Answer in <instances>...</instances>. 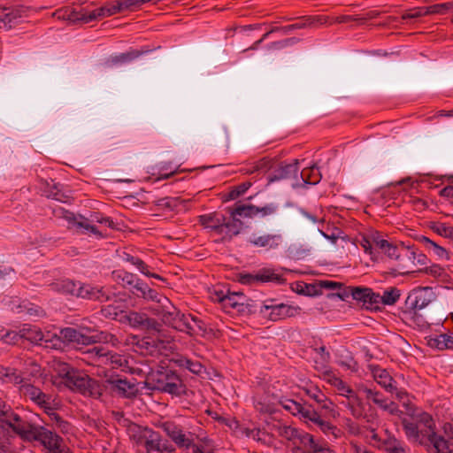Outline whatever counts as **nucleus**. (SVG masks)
<instances>
[{
	"instance_id": "nucleus-42",
	"label": "nucleus",
	"mask_w": 453,
	"mask_h": 453,
	"mask_svg": "<svg viewBox=\"0 0 453 453\" xmlns=\"http://www.w3.org/2000/svg\"><path fill=\"white\" fill-rule=\"evenodd\" d=\"M257 206L253 204H243L236 203L234 208H229L230 216H240L243 218L256 217Z\"/></svg>"
},
{
	"instance_id": "nucleus-21",
	"label": "nucleus",
	"mask_w": 453,
	"mask_h": 453,
	"mask_svg": "<svg viewBox=\"0 0 453 453\" xmlns=\"http://www.w3.org/2000/svg\"><path fill=\"white\" fill-rule=\"evenodd\" d=\"M359 390L365 394L367 399L372 400L373 403L388 413L397 416L402 413L397 404L394 402H388L380 392L369 388L364 385L359 387Z\"/></svg>"
},
{
	"instance_id": "nucleus-20",
	"label": "nucleus",
	"mask_w": 453,
	"mask_h": 453,
	"mask_svg": "<svg viewBox=\"0 0 453 453\" xmlns=\"http://www.w3.org/2000/svg\"><path fill=\"white\" fill-rule=\"evenodd\" d=\"M330 353L324 345H319L318 342L313 339V361L315 365L313 368L319 372V376L323 379L333 373L330 370Z\"/></svg>"
},
{
	"instance_id": "nucleus-41",
	"label": "nucleus",
	"mask_w": 453,
	"mask_h": 453,
	"mask_svg": "<svg viewBox=\"0 0 453 453\" xmlns=\"http://www.w3.org/2000/svg\"><path fill=\"white\" fill-rule=\"evenodd\" d=\"M52 368L56 375L61 380L60 383L63 384L66 383V380L73 375V372L76 370L69 364L61 361H54Z\"/></svg>"
},
{
	"instance_id": "nucleus-62",
	"label": "nucleus",
	"mask_w": 453,
	"mask_h": 453,
	"mask_svg": "<svg viewBox=\"0 0 453 453\" xmlns=\"http://www.w3.org/2000/svg\"><path fill=\"white\" fill-rule=\"evenodd\" d=\"M426 15L429 14H437V13H445L449 9L448 4H436L430 6H425Z\"/></svg>"
},
{
	"instance_id": "nucleus-57",
	"label": "nucleus",
	"mask_w": 453,
	"mask_h": 453,
	"mask_svg": "<svg viewBox=\"0 0 453 453\" xmlns=\"http://www.w3.org/2000/svg\"><path fill=\"white\" fill-rule=\"evenodd\" d=\"M403 248L399 249L395 245L388 242V246L383 249V252L387 254L389 258L399 259L401 257H404Z\"/></svg>"
},
{
	"instance_id": "nucleus-14",
	"label": "nucleus",
	"mask_w": 453,
	"mask_h": 453,
	"mask_svg": "<svg viewBox=\"0 0 453 453\" xmlns=\"http://www.w3.org/2000/svg\"><path fill=\"white\" fill-rule=\"evenodd\" d=\"M435 299V295L432 288H418L413 289L406 299V306L408 309L413 310L414 314L426 308Z\"/></svg>"
},
{
	"instance_id": "nucleus-61",
	"label": "nucleus",
	"mask_w": 453,
	"mask_h": 453,
	"mask_svg": "<svg viewBox=\"0 0 453 453\" xmlns=\"http://www.w3.org/2000/svg\"><path fill=\"white\" fill-rule=\"evenodd\" d=\"M50 417L51 420H53L56 423L57 427L60 429L62 433H68L70 424L67 421L64 420L59 414L53 412L50 414Z\"/></svg>"
},
{
	"instance_id": "nucleus-22",
	"label": "nucleus",
	"mask_w": 453,
	"mask_h": 453,
	"mask_svg": "<svg viewBox=\"0 0 453 453\" xmlns=\"http://www.w3.org/2000/svg\"><path fill=\"white\" fill-rule=\"evenodd\" d=\"M341 230L337 227H330L322 224V227L318 226L317 230L313 229V242L321 249L325 248L327 243L333 246L340 237Z\"/></svg>"
},
{
	"instance_id": "nucleus-50",
	"label": "nucleus",
	"mask_w": 453,
	"mask_h": 453,
	"mask_svg": "<svg viewBox=\"0 0 453 453\" xmlns=\"http://www.w3.org/2000/svg\"><path fill=\"white\" fill-rule=\"evenodd\" d=\"M79 336L80 330H77L73 327H65L60 330L59 336L57 339V341L58 342L59 346L61 341L65 342H72L77 344Z\"/></svg>"
},
{
	"instance_id": "nucleus-44",
	"label": "nucleus",
	"mask_w": 453,
	"mask_h": 453,
	"mask_svg": "<svg viewBox=\"0 0 453 453\" xmlns=\"http://www.w3.org/2000/svg\"><path fill=\"white\" fill-rule=\"evenodd\" d=\"M324 380L334 386L338 390L339 394L346 398L354 392L349 386H348L342 380L336 377L334 373L329 374L324 378Z\"/></svg>"
},
{
	"instance_id": "nucleus-9",
	"label": "nucleus",
	"mask_w": 453,
	"mask_h": 453,
	"mask_svg": "<svg viewBox=\"0 0 453 453\" xmlns=\"http://www.w3.org/2000/svg\"><path fill=\"white\" fill-rule=\"evenodd\" d=\"M40 441L50 453H67L68 449L64 445L63 439L56 433L36 426L28 441Z\"/></svg>"
},
{
	"instance_id": "nucleus-35",
	"label": "nucleus",
	"mask_w": 453,
	"mask_h": 453,
	"mask_svg": "<svg viewBox=\"0 0 453 453\" xmlns=\"http://www.w3.org/2000/svg\"><path fill=\"white\" fill-rule=\"evenodd\" d=\"M100 311L104 318L118 320L127 313L123 311V304L119 297L117 303L111 302L109 304L103 305Z\"/></svg>"
},
{
	"instance_id": "nucleus-48",
	"label": "nucleus",
	"mask_w": 453,
	"mask_h": 453,
	"mask_svg": "<svg viewBox=\"0 0 453 453\" xmlns=\"http://www.w3.org/2000/svg\"><path fill=\"white\" fill-rule=\"evenodd\" d=\"M404 257L411 262L413 265L426 266L428 263L427 257L423 253H418L410 248L403 249Z\"/></svg>"
},
{
	"instance_id": "nucleus-13",
	"label": "nucleus",
	"mask_w": 453,
	"mask_h": 453,
	"mask_svg": "<svg viewBox=\"0 0 453 453\" xmlns=\"http://www.w3.org/2000/svg\"><path fill=\"white\" fill-rule=\"evenodd\" d=\"M150 311L156 316H160L162 321L173 328L182 332L187 314L181 313L171 303L170 307H150Z\"/></svg>"
},
{
	"instance_id": "nucleus-51",
	"label": "nucleus",
	"mask_w": 453,
	"mask_h": 453,
	"mask_svg": "<svg viewBox=\"0 0 453 453\" xmlns=\"http://www.w3.org/2000/svg\"><path fill=\"white\" fill-rule=\"evenodd\" d=\"M400 298V290L396 288H389L383 291V294L380 295L379 304L383 303L386 305H393Z\"/></svg>"
},
{
	"instance_id": "nucleus-19",
	"label": "nucleus",
	"mask_w": 453,
	"mask_h": 453,
	"mask_svg": "<svg viewBox=\"0 0 453 453\" xmlns=\"http://www.w3.org/2000/svg\"><path fill=\"white\" fill-rule=\"evenodd\" d=\"M270 303H265L260 307V312L264 313L272 321H277L290 318L295 315L296 309L285 303H274V300H270Z\"/></svg>"
},
{
	"instance_id": "nucleus-12",
	"label": "nucleus",
	"mask_w": 453,
	"mask_h": 453,
	"mask_svg": "<svg viewBox=\"0 0 453 453\" xmlns=\"http://www.w3.org/2000/svg\"><path fill=\"white\" fill-rule=\"evenodd\" d=\"M370 438L371 443H372L373 446L388 453H411L410 448L403 441L387 433L380 435L376 433L374 429H372Z\"/></svg>"
},
{
	"instance_id": "nucleus-1",
	"label": "nucleus",
	"mask_w": 453,
	"mask_h": 453,
	"mask_svg": "<svg viewBox=\"0 0 453 453\" xmlns=\"http://www.w3.org/2000/svg\"><path fill=\"white\" fill-rule=\"evenodd\" d=\"M145 384L150 389L178 396L185 395L187 389L180 376L173 370L164 366L151 369L146 375Z\"/></svg>"
},
{
	"instance_id": "nucleus-64",
	"label": "nucleus",
	"mask_w": 453,
	"mask_h": 453,
	"mask_svg": "<svg viewBox=\"0 0 453 453\" xmlns=\"http://www.w3.org/2000/svg\"><path fill=\"white\" fill-rule=\"evenodd\" d=\"M293 290L298 294H303L306 296H311V285L304 283L303 281H296L292 287Z\"/></svg>"
},
{
	"instance_id": "nucleus-32",
	"label": "nucleus",
	"mask_w": 453,
	"mask_h": 453,
	"mask_svg": "<svg viewBox=\"0 0 453 453\" xmlns=\"http://www.w3.org/2000/svg\"><path fill=\"white\" fill-rule=\"evenodd\" d=\"M298 171L297 161L293 164H281L274 172L269 175L268 180L270 182L287 179L295 175Z\"/></svg>"
},
{
	"instance_id": "nucleus-43",
	"label": "nucleus",
	"mask_w": 453,
	"mask_h": 453,
	"mask_svg": "<svg viewBox=\"0 0 453 453\" xmlns=\"http://www.w3.org/2000/svg\"><path fill=\"white\" fill-rule=\"evenodd\" d=\"M184 203L180 197H164L155 202V206L158 211H175Z\"/></svg>"
},
{
	"instance_id": "nucleus-45",
	"label": "nucleus",
	"mask_w": 453,
	"mask_h": 453,
	"mask_svg": "<svg viewBox=\"0 0 453 453\" xmlns=\"http://www.w3.org/2000/svg\"><path fill=\"white\" fill-rule=\"evenodd\" d=\"M161 439V435L158 432L154 431L153 429L148 427L145 436L143 437V443L146 450L155 451L156 449H159V441Z\"/></svg>"
},
{
	"instance_id": "nucleus-5",
	"label": "nucleus",
	"mask_w": 453,
	"mask_h": 453,
	"mask_svg": "<svg viewBox=\"0 0 453 453\" xmlns=\"http://www.w3.org/2000/svg\"><path fill=\"white\" fill-rule=\"evenodd\" d=\"M73 391L98 399L103 395L104 386L88 374L75 370L65 384Z\"/></svg>"
},
{
	"instance_id": "nucleus-24",
	"label": "nucleus",
	"mask_w": 453,
	"mask_h": 453,
	"mask_svg": "<svg viewBox=\"0 0 453 453\" xmlns=\"http://www.w3.org/2000/svg\"><path fill=\"white\" fill-rule=\"evenodd\" d=\"M352 298L361 302L367 309H376L379 305L380 294L374 293L369 288L354 287Z\"/></svg>"
},
{
	"instance_id": "nucleus-10",
	"label": "nucleus",
	"mask_w": 453,
	"mask_h": 453,
	"mask_svg": "<svg viewBox=\"0 0 453 453\" xmlns=\"http://www.w3.org/2000/svg\"><path fill=\"white\" fill-rule=\"evenodd\" d=\"M104 383L105 387L108 388L113 395L119 397L133 399L139 392L134 382L120 375L111 374L105 376Z\"/></svg>"
},
{
	"instance_id": "nucleus-52",
	"label": "nucleus",
	"mask_w": 453,
	"mask_h": 453,
	"mask_svg": "<svg viewBox=\"0 0 453 453\" xmlns=\"http://www.w3.org/2000/svg\"><path fill=\"white\" fill-rule=\"evenodd\" d=\"M142 54L140 50H130L125 53H121L119 55L111 57V63L112 65L122 64L126 62H130L137 58H139Z\"/></svg>"
},
{
	"instance_id": "nucleus-38",
	"label": "nucleus",
	"mask_w": 453,
	"mask_h": 453,
	"mask_svg": "<svg viewBox=\"0 0 453 453\" xmlns=\"http://www.w3.org/2000/svg\"><path fill=\"white\" fill-rule=\"evenodd\" d=\"M428 345L439 350L453 349V336L448 334H441L429 338Z\"/></svg>"
},
{
	"instance_id": "nucleus-15",
	"label": "nucleus",
	"mask_w": 453,
	"mask_h": 453,
	"mask_svg": "<svg viewBox=\"0 0 453 453\" xmlns=\"http://www.w3.org/2000/svg\"><path fill=\"white\" fill-rule=\"evenodd\" d=\"M239 281L242 284L253 285L257 282H275L282 284L285 281L283 274L279 273L277 270L271 268H262L255 274L243 273L240 274Z\"/></svg>"
},
{
	"instance_id": "nucleus-25",
	"label": "nucleus",
	"mask_w": 453,
	"mask_h": 453,
	"mask_svg": "<svg viewBox=\"0 0 453 453\" xmlns=\"http://www.w3.org/2000/svg\"><path fill=\"white\" fill-rule=\"evenodd\" d=\"M182 332L194 335H205L207 334L206 324L197 317L191 314H187V319L185 320Z\"/></svg>"
},
{
	"instance_id": "nucleus-53",
	"label": "nucleus",
	"mask_w": 453,
	"mask_h": 453,
	"mask_svg": "<svg viewBox=\"0 0 453 453\" xmlns=\"http://www.w3.org/2000/svg\"><path fill=\"white\" fill-rule=\"evenodd\" d=\"M432 229L434 233L438 234L441 236L445 238H449L453 240V226L446 224V223H434L432 226Z\"/></svg>"
},
{
	"instance_id": "nucleus-58",
	"label": "nucleus",
	"mask_w": 453,
	"mask_h": 453,
	"mask_svg": "<svg viewBox=\"0 0 453 453\" xmlns=\"http://www.w3.org/2000/svg\"><path fill=\"white\" fill-rule=\"evenodd\" d=\"M251 186L250 182H242L240 185L234 187L231 189L227 195V198L230 200H234L238 198L240 196L243 195Z\"/></svg>"
},
{
	"instance_id": "nucleus-4",
	"label": "nucleus",
	"mask_w": 453,
	"mask_h": 453,
	"mask_svg": "<svg viewBox=\"0 0 453 453\" xmlns=\"http://www.w3.org/2000/svg\"><path fill=\"white\" fill-rule=\"evenodd\" d=\"M148 334L136 342V346L144 354L150 356L163 354L171 348L173 337L164 327L158 329V332L152 331Z\"/></svg>"
},
{
	"instance_id": "nucleus-27",
	"label": "nucleus",
	"mask_w": 453,
	"mask_h": 453,
	"mask_svg": "<svg viewBox=\"0 0 453 453\" xmlns=\"http://www.w3.org/2000/svg\"><path fill=\"white\" fill-rule=\"evenodd\" d=\"M292 443L293 453H311V434L298 431Z\"/></svg>"
},
{
	"instance_id": "nucleus-26",
	"label": "nucleus",
	"mask_w": 453,
	"mask_h": 453,
	"mask_svg": "<svg viewBox=\"0 0 453 453\" xmlns=\"http://www.w3.org/2000/svg\"><path fill=\"white\" fill-rule=\"evenodd\" d=\"M105 357L104 365H109L112 369L134 373V370L129 365L128 358L126 356L108 350Z\"/></svg>"
},
{
	"instance_id": "nucleus-60",
	"label": "nucleus",
	"mask_w": 453,
	"mask_h": 453,
	"mask_svg": "<svg viewBox=\"0 0 453 453\" xmlns=\"http://www.w3.org/2000/svg\"><path fill=\"white\" fill-rule=\"evenodd\" d=\"M361 246L363 247L365 253L369 254L371 256V258L372 260L378 259V251L374 250L373 249V243L372 242L371 237H365L361 241Z\"/></svg>"
},
{
	"instance_id": "nucleus-34",
	"label": "nucleus",
	"mask_w": 453,
	"mask_h": 453,
	"mask_svg": "<svg viewBox=\"0 0 453 453\" xmlns=\"http://www.w3.org/2000/svg\"><path fill=\"white\" fill-rule=\"evenodd\" d=\"M419 242L425 246V248L433 255L436 256L440 260H449V255L447 250L435 242L430 240L426 236H421Z\"/></svg>"
},
{
	"instance_id": "nucleus-49",
	"label": "nucleus",
	"mask_w": 453,
	"mask_h": 453,
	"mask_svg": "<svg viewBox=\"0 0 453 453\" xmlns=\"http://www.w3.org/2000/svg\"><path fill=\"white\" fill-rule=\"evenodd\" d=\"M148 426H142L137 424H132L129 426L127 431L130 439L136 444L142 445L143 437L145 436Z\"/></svg>"
},
{
	"instance_id": "nucleus-18",
	"label": "nucleus",
	"mask_w": 453,
	"mask_h": 453,
	"mask_svg": "<svg viewBox=\"0 0 453 453\" xmlns=\"http://www.w3.org/2000/svg\"><path fill=\"white\" fill-rule=\"evenodd\" d=\"M423 444L428 453H453V437L445 439L442 435L434 431V426Z\"/></svg>"
},
{
	"instance_id": "nucleus-2",
	"label": "nucleus",
	"mask_w": 453,
	"mask_h": 453,
	"mask_svg": "<svg viewBox=\"0 0 453 453\" xmlns=\"http://www.w3.org/2000/svg\"><path fill=\"white\" fill-rule=\"evenodd\" d=\"M402 426L410 441L423 446L429 434L428 431L434 426V422L430 414L421 411L412 418H403Z\"/></svg>"
},
{
	"instance_id": "nucleus-55",
	"label": "nucleus",
	"mask_w": 453,
	"mask_h": 453,
	"mask_svg": "<svg viewBox=\"0 0 453 453\" xmlns=\"http://www.w3.org/2000/svg\"><path fill=\"white\" fill-rule=\"evenodd\" d=\"M181 365L189 370L192 373L197 375H200L205 370L204 366L200 362L188 358L182 360Z\"/></svg>"
},
{
	"instance_id": "nucleus-31",
	"label": "nucleus",
	"mask_w": 453,
	"mask_h": 453,
	"mask_svg": "<svg viewBox=\"0 0 453 453\" xmlns=\"http://www.w3.org/2000/svg\"><path fill=\"white\" fill-rule=\"evenodd\" d=\"M372 375L376 382L388 392L393 393L395 390V381L387 370L376 367L372 370Z\"/></svg>"
},
{
	"instance_id": "nucleus-30",
	"label": "nucleus",
	"mask_w": 453,
	"mask_h": 453,
	"mask_svg": "<svg viewBox=\"0 0 453 453\" xmlns=\"http://www.w3.org/2000/svg\"><path fill=\"white\" fill-rule=\"evenodd\" d=\"M225 216L217 212L202 215L199 217V222L206 228L215 231L217 234H222V224Z\"/></svg>"
},
{
	"instance_id": "nucleus-3",
	"label": "nucleus",
	"mask_w": 453,
	"mask_h": 453,
	"mask_svg": "<svg viewBox=\"0 0 453 453\" xmlns=\"http://www.w3.org/2000/svg\"><path fill=\"white\" fill-rule=\"evenodd\" d=\"M110 16L109 8L106 3L100 8L93 11H88L81 6L77 9L65 7L63 9L57 10L53 13L54 18L59 20H66L69 24L88 23L92 20Z\"/></svg>"
},
{
	"instance_id": "nucleus-16",
	"label": "nucleus",
	"mask_w": 453,
	"mask_h": 453,
	"mask_svg": "<svg viewBox=\"0 0 453 453\" xmlns=\"http://www.w3.org/2000/svg\"><path fill=\"white\" fill-rule=\"evenodd\" d=\"M162 428L172 441L179 448L183 449L186 453H197L198 446L186 436L180 426L171 422H165L162 425Z\"/></svg>"
},
{
	"instance_id": "nucleus-63",
	"label": "nucleus",
	"mask_w": 453,
	"mask_h": 453,
	"mask_svg": "<svg viewBox=\"0 0 453 453\" xmlns=\"http://www.w3.org/2000/svg\"><path fill=\"white\" fill-rule=\"evenodd\" d=\"M6 378H8L10 382L19 387L25 385L28 380L27 379L21 377V375L17 372V370L13 368H12L11 372H9Z\"/></svg>"
},
{
	"instance_id": "nucleus-36",
	"label": "nucleus",
	"mask_w": 453,
	"mask_h": 453,
	"mask_svg": "<svg viewBox=\"0 0 453 453\" xmlns=\"http://www.w3.org/2000/svg\"><path fill=\"white\" fill-rule=\"evenodd\" d=\"M243 223L236 219V216H231L230 219L224 218V222L222 224V234L225 236H228L232 238L240 234L242 228Z\"/></svg>"
},
{
	"instance_id": "nucleus-23",
	"label": "nucleus",
	"mask_w": 453,
	"mask_h": 453,
	"mask_svg": "<svg viewBox=\"0 0 453 453\" xmlns=\"http://www.w3.org/2000/svg\"><path fill=\"white\" fill-rule=\"evenodd\" d=\"M140 287L137 288L136 291H133V294L137 297L143 298L147 301H152L157 303V306L170 307L171 301L164 295L159 294L155 289L150 288L147 283L142 281L139 283Z\"/></svg>"
},
{
	"instance_id": "nucleus-6",
	"label": "nucleus",
	"mask_w": 453,
	"mask_h": 453,
	"mask_svg": "<svg viewBox=\"0 0 453 453\" xmlns=\"http://www.w3.org/2000/svg\"><path fill=\"white\" fill-rule=\"evenodd\" d=\"M3 418H0V429L2 433H9V429L19 435L24 441H29L36 426L23 419L19 414L12 411H2Z\"/></svg>"
},
{
	"instance_id": "nucleus-33",
	"label": "nucleus",
	"mask_w": 453,
	"mask_h": 453,
	"mask_svg": "<svg viewBox=\"0 0 453 453\" xmlns=\"http://www.w3.org/2000/svg\"><path fill=\"white\" fill-rule=\"evenodd\" d=\"M21 18L19 12L11 7L0 8V24L2 28H11L13 25L17 24Z\"/></svg>"
},
{
	"instance_id": "nucleus-8",
	"label": "nucleus",
	"mask_w": 453,
	"mask_h": 453,
	"mask_svg": "<svg viewBox=\"0 0 453 453\" xmlns=\"http://www.w3.org/2000/svg\"><path fill=\"white\" fill-rule=\"evenodd\" d=\"M353 288L352 286L346 287L342 283L334 280L313 279V297L321 296L327 291L326 294L327 298L337 297L342 301H347L349 297H353Z\"/></svg>"
},
{
	"instance_id": "nucleus-28",
	"label": "nucleus",
	"mask_w": 453,
	"mask_h": 453,
	"mask_svg": "<svg viewBox=\"0 0 453 453\" xmlns=\"http://www.w3.org/2000/svg\"><path fill=\"white\" fill-rule=\"evenodd\" d=\"M112 278L121 283L125 288H130L131 291H136L137 288L140 287L139 283L142 280L138 279L134 274L126 271H113Z\"/></svg>"
},
{
	"instance_id": "nucleus-54",
	"label": "nucleus",
	"mask_w": 453,
	"mask_h": 453,
	"mask_svg": "<svg viewBox=\"0 0 453 453\" xmlns=\"http://www.w3.org/2000/svg\"><path fill=\"white\" fill-rule=\"evenodd\" d=\"M124 255H125L124 259L127 262H129L132 265H134V266H136V268L142 273H143V274H148L149 273V270H148L149 266H148V265L143 260H142L139 257L131 256L130 254H127V253H125Z\"/></svg>"
},
{
	"instance_id": "nucleus-46",
	"label": "nucleus",
	"mask_w": 453,
	"mask_h": 453,
	"mask_svg": "<svg viewBox=\"0 0 453 453\" xmlns=\"http://www.w3.org/2000/svg\"><path fill=\"white\" fill-rule=\"evenodd\" d=\"M53 290L75 296L77 284L71 280H61L51 284Z\"/></svg>"
},
{
	"instance_id": "nucleus-47",
	"label": "nucleus",
	"mask_w": 453,
	"mask_h": 453,
	"mask_svg": "<svg viewBox=\"0 0 453 453\" xmlns=\"http://www.w3.org/2000/svg\"><path fill=\"white\" fill-rule=\"evenodd\" d=\"M244 296L242 292H230L227 290L226 298L224 300L222 307L226 309H235L239 305H243Z\"/></svg>"
},
{
	"instance_id": "nucleus-7",
	"label": "nucleus",
	"mask_w": 453,
	"mask_h": 453,
	"mask_svg": "<svg viewBox=\"0 0 453 453\" xmlns=\"http://www.w3.org/2000/svg\"><path fill=\"white\" fill-rule=\"evenodd\" d=\"M313 401L318 404L317 407L313 404V424H316L324 434H332L336 437L334 434L336 426L331 423V420L336 416L333 403L326 398H318L314 394Z\"/></svg>"
},
{
	"instance_id": "nucleus-56",
	"label": "nucleus",
	"mask_w": 453,
	"mask_h": 453,
	"mask_svg": "<svg viewBox=\"0 0 453 453\" xmlns=\"http://www.w3.org/2000/svg\"><path fill=\"white\" fill-rule=\"evenodd\" d=\"M95 288L89 285L78 283L75 296L93 299Z\"/></svg>"
},
{
	"instance_id": "nucleus-37",
	"label": "nucleus",
	"mask_w": 453,
	"mask_h": 453,
	"mask_svg": "<svg viewBox=\"0 0 453 453\" xmlns=\"http://www.w3.org/2000/svg\"><path fill=\"white\" fill-rule=\"evenodd\" d=\"M107 351L108 350H106L104 347L95 346L93 348L88 349L84 352V355L86 356L85 358L88 363L100 366L104 365Z\"/></svg>"
},
{
	"instance_id": "nucleus-39",
	"label": "nucleus",
	"mask_w": 453,
	"mask_h": 453,
	"mask_svg": "<svg viewBox=\"0 0 453 453\" xmlns=\"http://www.w3.org/2000/svg\"><path fill=\"white\" fill-rule=\"evenodd\" d=\"M269 428L272 433H276L279 436H281L288 441H292L299 431L295 427L287 426L279 421L269 425Z\"/></svg>"
},
{
	"instance_id": "nucleus-40",
	"label": "nucleus",
	"mask_w": 453,
	"mask_h": 453,
	"mask_svg": "<svg viewBox=\"0 0 453 453\" xmlns=\"http://www.w3.org/2000/svg\"><path fill=\"white\" fill-rule=\"evenodd\" d=\"M112 334H109L104 332L96 333L94 334H85L80 331V336L78 338L77 344L90 345L96 342H107L109 338H112Z\"/></svg>"
},
{
	"instance_id": "nucleus-59",
	"label": "nucleus",
	"mask_w": 453,
	"mask_h": 453,
	"mask_svg": "<svg viewBox=\"0 0 453 453\" xmlns=\"http://www.w3.org/2000/svg\"><path fill=\"white\" fill-rule=\"evenodd\" d=\"M93 299L98 300L101 303L118 302V296L116 294H107L103 289H95Z\"/></svg>"
},
{
	"instance_id": "nucleus-11",
	"label": "nucleus",
	"mask_w": 453,
	"mask_h": 453,
	"mask_svg": "<svg viewBox=\"0 0 453 453\" xmlns=\"http://www.w3.org/2000/svg\"><path fill=\"white\" fill-rule=\"evenodd\" d=\"M120 322L127 323L131 327L145 331L147 333L157 331L163 325L157 319L150 318L147 313L130 311L119 319Z\"/></svg>"
},
{
	"instance_id": "nucleus-29",
	"label": "nucleus",
	"mask_w": 453,
	"mask_h": 453,
	"mask_svg": "<svg viewBox=\"0 0 453 453\" xmlns=\"http://www.w3.org/2000/svg\"><path fill=\"white\" fill-rule=\"evenodd\" d=\"M280 238L279 235L275 234H264L260 236L253 234L250 238L249 242L257 248L270 250L278 247Z\"/></svg>"
},
{
	"instance_id": "nucleus-17",
	"label": "nucleus",
	"mask_w": 453,
	"mask_h": 453,
	"mask_svg": "<svg viewBox=\"0 0 453 453\" xmlns=\"http://www.w3.org/2000/svg\"><path fill=\"white\" fill-rule=\"evenodd\" d=\"M19 392L26 398H29L33 403L45 410H51L50 400L51 395L46 394L35 385V383L26 382L25 385L19 387Z\"/></svg>"
}]
</instances>
